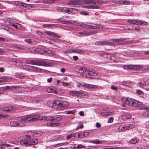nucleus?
<instances>
[{
  "label": "nucleus",
  "mask_w": 149,
  "mask_h": 149,
  "mask_svg": "<svg viewBox=\"0 0 149 149\" xmlns=\"http://www.w3.org/2000/svg\"><path fill=\"white\" fill-rule=\"evenodd\" d=\"M103 3L102 1H97L93 0H77L69 1L68 4L76 7L81 6L86 8L94 9L98 8L99 6Z\"/></svg>",
  "instance_id": "nucleus-1"
},
{
  "label": "nucleus",
  "mask_w": 149,
  "mask_h": 149,
  "mask_svg": "<svg viewBox=\"0 0 149 149\" xmlns=\"http://www.w3.org/2000/svg\"><path fill=\"white\" fill-rule=\"evenodd\" d=\"M62 118V117L59 115H57L55 116H49L42 117L41 118H38L39 120H44L47 121H54L47 123L46 126L50 127H57L60 126V123L58 121Z\"/></svg>",
  "instance_id": "nucleus-2"
},
{
  "label": "nucleus",
  "mask_w": 149,
  "mask_h": 149,
  "mask_svg": "<svg viewBox=\"0 0 149 149\" xmlns=\"http://www.w3.org/2000/svg\"><path fill=\"white\" fill-rule=\"evenodd\" d=\"M122 101L126 104L134 107H139L140 109L146 110L147 107L144 106L143 105L141 102L137 100L127 97H125L122 98Z\"/></svg>",
  "instance_id": "nucleus-3"
},
{
  "label": "nucleus",
  "mask_w": 149,
  "mask_h": 149,
  "mask_svg": "<svg viewBox=\"0 0 149 149\" xmlns=\"http://www.w3.org/2000/svg\"><path fill=\"white\" fill-rule=\"evenodd\" d=\"M50 103L51 105L49 106L52 108H56L61 110L67 107L69 105L68 102L66 101H61L58 100H55L52 103L50 102H48V104Z\"/></svg>",
  "instance_id": "nucleus-4"
},
{
  "label": "nucleus",
  "mask_w": 149,
  "mask_h": 149,
  "mask_svg": "<svg viewBox=\"0 0 149 149\" xmlns=\"http://www.w3.org/2000/svg\"><path fill=\"white\" fill-rule=\"evenodd\" d=\"M69 94L72 96L77 97L78 98L79 97H85L86 98V96L87 95L86 93L83 91H71L69 93Z\"/></svg>",
  "instance_id": "nucleus-5"
},
{
  "label": "nucleus",
  "mask_w": 149,
  "mask_h": 149,
  "mask_svg": "<svg viewBox=\"0 0 149 149\" xmlns=\"http://www.w3.org/2000/svg\"><path fill=\"white\" fill-rule=\"evenodd\" d=\"M123 68L125 69L130 70H139L143 68V66L141 65H124Z\"/></svg>",
  "instance_id": "nucleus-6"
},
{
  "label": "nucleus",
  "mask_w": 149,
  "mask_h": 149,
  "mask_svg": "<svg viewBox=\"0 0 149 149\" xmlns=\"http://www.w3.org/2000/svg\"><path fill=\"white\" fill-rule=\"evenodd\" d=\"M17 120L20 123V122H22L24 121H33L34 120V118L32 117V116H24L18 117Z\"/></svg>",
  "instance_id": "nucleus-7"
},
{
  "label": "nucleus",
  "mask_w": 149,
  "mask_h": 149,
  "mask_svg": "<svg viewBox=\"0 0 149 149\" xmlns=\"http://www.w3.org/2000/svg\"><path fill=\"white\" fill-rule=\"evenodd\" d=\"M30 139V136L29 135H26V137L24 139L20 141V143L21 145L24 146L29 145V140Z\"/></svg>",
  "instance_id": "nucleus-8"
},
{
  "label": "nucleus",
  "mask_w": 149,
  "mask_h": 149,
  "mask_svg": "<svg viewBox=\"0 0 149 149\" xmlns=\"http://www.w3.org/2000/svg\"><path fill=\"white\" fill-rule=\"evenodd\" d=\"M95 44L97 45H115L114 42H112L107 41H99L95 42Z\"/></svg>",
  "instance_id": "nucleus-9"
},
{
  "label": "nucleus",
  "mask_w": 149,
  "mask_h": 149,
  "mask_svg": "<svg viewBox=\"0 0 149 149\" xmlns=\"http://www.w3.org/2000/svg\"><path fill=\"white\" fill-rule=\"evenodd\" d=\"M10 125L12 126L21 127L24 125L22 123H20V122H17L14 121H11L10 123Z\"/></svg>",
  "instance_id": "nucleus-10"
},
{
  "label": "nucleus",
  "mask_w": 149,
  "mask_h": 149,
  "mask_svg": "<svg viewBox=\"0 0 149 149\" xmlns=\"http://www.w3.org/2000/svg\"><path fill=\"white\" fill-rule=\"evenodd\" d=\"M58 11L69 13H70L69 8L65 7H58L56 8Z\"/></svg>",
  "instance_id": "nucleus-11"
},
{
  "label": "nucleus",
  "mask_w": 149,
  "mask_h": 149,
  "mask_svg": "<svg viewBox=\"0 0 149 149\" xmlns=\"http://www.w3.org/2000/svg\"><path fill=\"white\" fill-rule=\"evenodd\" d=\"M84 27L88 29H99V25L98 24H95L94 26H92L88 24H85Z\"/></svg>",
  "instance_id": "nucleus-12"
},
{
  "label": "nucleus",
  "mask_w": 149,
  "mask_h": 149,
  "mask_svg": "<svg viewBox=\"0 0 149 149\" xmlns=\"http://www.w3.org/2000/svg\"><path fill=\"white\" fill-rule=\"evenodd\" d=\"M16 108L13 107H6L4 108V110L6 112H12L14 111L15 109Z\"/></svg>",
  "instance_id": "nucleus-13"
},
{
  "label": "nucleus",
  "mask_w": 149,
  "mask_h": 149,
  "mask_svg": "<svg viewBox=\"0 0 149 149\" xmlns=\"http://www.w3.org/2000/svg\"><path fill=\"white\" fill-rule=\"evenodd\" d=\"M34 97H24V100H25V102H28L34 103Z\"/></svg>",
  "instance_id": "nucleus-14"
},
{
  "label": "nucleus",
  "mask_w": 149,
  "mask_h": 149,
  "mask_svg": "<svg viewBox=\"0 0 149 149\" xmlns=\"http://www.w3.org/2000/svg\"><path fill=\"white\" fill-rule=\"evenodd\" d=\"M38 65L48 66H49V64L45 61L40 60L38 61Z\"/></svg>",
  "instance_id": "nucleus-15"
},
{
  "label": "nucleus",
  "mask_w": 149,
  "mask_h": 149,
  "mask_svg": "<svg viewBox=\"0 0 149 149\" xmlns=\"http://www.w3.org/2000/svg\"><path fill=\"white\" fill-rule=\"evenodd\" d=\"M13 3L16 6H20L22 7H23V5L24 4V3L19 1H14L13 2Z\"/></svg>",
  "instance_id": "nucleus-16"
},
{
  "label": "nucleus",
  "mask_w": 149,
  "mask_h": 149,
  "mask_svg": "<svg viewBox=\"0 0 149 149\" xmlns=\"http://www.w3.org/2000/svg\"><path fill=\"white\" fill-rule=\"evenodd\" d=\"M38 140L36 139H32L31 140L30 138L29 139V145L36 144L38 143Z\"/></svg>",
  "instance_id": "nucleus-17"
},
{
  "label": "nucleus",
  "mask_w": 149,
  "mask_h": 149,
  "mask_svg": "<svg viewBox=\"0 0 149 149\" xmlns=\"http://www.w3.org/2000/svg\"><path fill=\"white\" fill-rule=\"evenodd\" d=\"M5 82H14L15 79L11 77H5Z\"/></svg>",
  "instance_id": "nucleus-18"
},
{
  "label": "nucleus",
  "mask_w": 149,
  "mask_h": 149,
  "mask_svg": "<svg viewBox=\"0 0 149 149\" xmlns=\"http://www.w3.org/2000/svg\"><path fill=\"white\" fill-rule=\"evenodd\" d=\"M86 75L90 74L91 75H93L94 76H96L97 75V73H93V72L91 71H89L88 70H86L85 69V70L84 71V74Z\"/></svg>",
  "instance_id": "nucleus-19"
},
{
  "label": "nucleus",
  "mask_w": 149,
  "mask_h": 149,
  "mask_svg": "<svg viewBox=\"0 0 149 149\" xmlns=\"http://www.w3.org/2000/svg\"><path fill=\"white\" fill-rule=\"evenodd\" d=\"M10 25H12L17 29H19L20 27V24L15 22H13L12 23H10Z\"/></svg>",
  "instance_id": "nucleus-20"
},
{
  "label": "nucleus",
  "mask_w": 149,
  "mask_h": 149,
  "mask_svg": "<svg viewBox=\"0 0 149 149\" xmlns=\"http://www.w3.org/2000/svg\"><path fill=\"white\" fill-rule=\"evenodd\" d=\"M97 32L95 31H91L89 32H84V36H88L92 35L95 34Z\"/></svg>",
  "instance_id": "nucleus-21"
},
{
  "label": "nucleus",
  "mask_w": 149,
  "mask_h": 149,
  "mask_svg": "<svg viewBox=\"0 0 149 149\" xmlns=\"http://www.w3.org/2000/svg\"><path fill=\"white\" fill-rule=\"evenodd\" d=\"M72 52L80 54H84V51L80 49H74L72 50Z\"/></svg>",
  "instance_id": "nucleus-22"
},
{
  "label": "nucleus",
  "mask_w": 149,
  "mask_h": 149,
  "mask_svg": "<svg viewBox=\"0 0 149 149\" xmlns=\"http://www.w3.org/2000/svg\"><path fill=\"white\" fill-rule=\"evenodd\" d=\"M34 103H41L42 102V99L41 97H34Z\"/></svg>",
  "instance_id": "nucleus-23"
},
{
  "label": "nucleus",
  "mask_w": 149,
  "mask_h": 149,
  "mask_svg": "<svg viewBox=\"0 0 149 149\" xmlns=\"http://www.w3.org/2000/svg\"><path fill=\"white\" fill-rule=\"evenodd\" d=\"M131 115L129 113H125L122 116L123 119H128L131 117Z\"/></svg>",
  "instance_id": "nucleus-24"
},
{
  "label": "nucleus",
  "mask_w": 149,
  "mask_h": 149,
  "mask_svg": "<svg viewBox=\"0 0 149 149\" xmlns=\"http://www.w3.org/2000/svg\"><path fill=\"white\" fill-rule=\"evenodd\" d=\"M128 22L132 24H135L137 25L138 22V20H135L132 19H130L127 20Z\"/></svg>",
  "instance_id": "nucleus-25"
},
{
  "label": "nucleus",
  "mask_w": 149,
  "mask_h": 149,
  "mask_svg": "<svg viewBox=\"0 0 149 149\" xmlns=\"http://www.w3.org/2000/svg\"><path fill=\"white\" fill-rule=\"evenodd\" d=\"M118 2L120 4H130V1H129L121 0L119 1Z\"/></svg>",
  "instance_id": "nucleus-26"
},
{
  "label": "nucleus",
  "mask_w": 149,
  "mask_h": 149,
  "mask_svg": "<svg viewBox=\"0 0 149 149\" xmlns=\"http://www.w3.org/2000/svg\"><path fill=\"white\" fill-rule=\"evenodd\" d=\"M139 140L136 137L134 139H132L130 141V142L131 144H135L138 142Z\"/></svg>",
  "instance_id": "nucleus-27"
},
{
  "label": "nucleus",
  "mask_w": 149,
  "mask_h": 149,
  "mask_svg": "<svg viewBox=\"0 0 149 149\" xmlns=\"http://www.w3.org/2000/svg\"><path fill=\"white\" fill-rule=\"evenodd\" d=\"M42 134V132L40 131H38L33 132L32 135L35 137H38L40 136Z\"/></svg>",
  "instance_id": "nucleus-28"
},
{
  "label": "nucleus",
  "mask_w": 149,
  "mask_h": 149,
  "mask_svg": "<svg viewBox=\"0 0 149 149\" xmlns=\"http://www.w3.org/2000/svg\"><path fill=\"white\" fill-rule=\"evenodd\" d=\"M45 33L50 36H54L55 37L57 35L56 33L50 31H45Z\"/></svg>",
  "instance_id": "nucleus-29"
},
{
  "label": "nucleus",
  "mask_w": 149,
  "mask_h": 149,
  "mask_svg": "<svg viewBox=\"0 0 149 149\" xmlns=\"http://www.w3.org/2000/svg\"><path fill=\"white\" fill-rule=\"evenodd\" d=\"M138 22L137 24L138 25H147V23L146 22L143 21L138 20Z\"/></svg>",
  "instance_id": "nucleus-30"
},
{
  "label": "nucleus",
  "mask_w": 149,
  "mask_h": 149,
  "mask_svg": "<svg viewBox=\"0 0 149 149\" xmlns=\"http://www.w3.org/2000/svg\"><path fill=\"white\" fill-rule=\"evenodd\" d=\"M129 125L127 124L124 125L123 126L121 127V130L124 131L125 130H127L130 129Z\"/></svg>",
  "instance_id": "nucleus-31"
},
{
  "label": "nucleus",
  "mask_w": 149,
  "mask_h": 149,
  "mask_svg": "<svg viewBox=\"0 0 149 149\" xmlns=\"http://www.w3.org/2000/svg\"><path fill=\"white\" fill-rule=\"evenodd\" d=\"M21 87L19 86H10V90H17L19 89Z\"/></svg>",
  "instance_id": "nucleus-32"
},
{
  "label": "nucleus",
  "mask_w": 149,
  "mask_h": 149,
  "mask_svg": "<svg viewBox=\"0 0 149 149\" xmlns=\"http://www.w3.org/2000/svg\"><path fill=\"white\" fill-rule=\"evenodd\" d=\"M70 13H76L77 12V10L74 8H70Z\"/></svg>",
  "instance_id": "nucleus-33"
},
{
  "label": "nucleus",
  "mask_w": 149,
  "mask_h": 149,
  "mask_svg": "<svg viewBox=\"0 0 149 149\" xmlns=\"http://www.w3.org/2000/svg\"><path fill=\"white\" fill-rule=\"evenodd\" d=\"M81 85L83 86L86 87L88 88H91L92 86H93L91 84H89L86 83H83V84H81Z\"/></svg>",
  "instance_id": "nucleus-34"
},
{
  "label": "nucleus",
  "mask_w": 149,
  "mask_h": 149,
  "mask_svg": "<svg viewBox=\"0 0 149 149\" xmlns=\"http://www.w3.org/2000/svg\"><path fill=\"white\" fill-rule=\"evenodd\" d=\"M6 30L8 32L10 33L13 34L14 33V31L11 28H6Z\"/></svg>",
  "instance_id": "nucleus-35"
},
{
  "label": "nucleus",
  "mask_w": 149,
  "mask_h": 149,
  "mask_svg": "<svg viewBox=\"0 0 149 149\" xmlns=\"http://www.w3.org/2000/svg\"><path fill=\"white\" fill-rule=\"evenodd\" d=\"M125 40V38H121L118 39H112V40H111L113 41H115L119 42L123 41Z\"/></svg>",
  "instance_id": "nucleus-36"
},
{
  "label": "nucleus",
  "mask_w": 149,
  "mask_h": 149,
  "mask_svg": "<svg viewBox=\"0 0 149 149\" xmlns=\"http://www.w3.org/2000/svg\"><path fill=\"white\" fill-rule=\"evenodd\" d=\"M38 60H32L30 61V64L37 65H38Z\"/></svg>",
  "instance_id": "nucleus-37"
},
{
  "label": "nucleus",
  "mask_w": 149,
  "mask_h": 149,
  "mask_svg": "<svg viewBox=\"0 0 149 149\" xmlns=\"http://www.w3.org/2000/svg\"><path fill=\"white\" fill-rule=\"evenodd\" d=\"M24 4L23 5V7L26 8H32V6L31 4H27L24 3Z\"/></svg>",
  "instance_id": "nucleus-38"
},
{
  "label": "nucleus",
  "mask_w": 149,
  "mask_h": 149,
  "mask_svg": "<svg viewBox=\"0 0 149 149\" xmlns=\"http://www.w3.org/2000/svg\"><path fill=\"white\" fill-rule=\"evenodd\" d=\"M17 78L23 79L25 76L23 74H17L15 76Z\"/></svg>",
  "instance_id": "nucleus-39"
},
{
  "label": "nucleus",
  "mask_w": 149,
  "mask_h": 149,
  "mask_svg": "<svg viewBox=\"0 0 149 149\" xmlns=\"http://www.w3.org/2000/svg\"><path fill=\"white\" fill-rule=\"evenodd\" d=\"M107 55V58H112V57H114V55L113 54H107L106 53H104L103 54V56H105V55Z\"/></svg>",
  "instance_id": "nucleus-40"
},
{
  "label": "nucleus",
  "mask_w": 149,
  "mask_h": 149,
  "mask_svg": "<svg viewBox=\"0 0 149 149\" xmlns=\"http://www.w3.org/2000/svg\"><path fill=\"white\" fill-rule=\"evenodd\" d=\"M146 84V82L145 81L139 83V85L140 87H141V86H145Z\"/></svg>",
  "instance_id": "nucleus-41"
},
{
  "label": "nucleus",
  "mask_w": 149,
  "mask_h": 149,
  "mask_svg": "<svg viewBox=\"0 0 149 149\" xmlns=\"http://www.w3.org/2000/svg\"><path fill=\"white\" fill-rule=\"evenodd\" d=\"M130 82L129 81H124L122 82V84L125 86H128L130 85Z\"/></svg>",
  "instance_id": "nucleus-42"
},
{
  "label": "nucleus",
  "mask_w": 149,
  "mask_h": 149,
  "mask_svg": "<svg viewBox=\"0 0 149 149\" xmlns=\"http://www.w3.org/2000/svg\"><path fill=\"white\" fill-rule=\"evenodd\" d=\"M136 92L138 95H139L141 96L143 95L144 93L140 90H138L136 91Z\"/></svg>",
  "instance_id": "nucleus-43"
},
{
  "label": "nucleus",
  "mask_w": 149,
  "mask_h": 149,
  "mask_svg": "<svg viewBox=\"0 0 149 149\" xmlns=\"http://www.w3.org/2000/svg\"><path fill=\"white\" fill-rule=\"evenodd\" d=\"M115 130L116 131L118 132L123 131V130H121V128H120V126L116 127L115 128Z\"/></svg>",
  "instance_id": "nucleus-44"
},
{
  "label": "nucleus",
  "mask_w": 149,
  "mask_h": 149,
  "mask_svg": "<svg viewBox=\"0 0 149 149\" xmlns=\"http://www.w3.org/2000/svg\"><path fill=\"white\" fill-rule=\"evenodd\" d=\"M0 41L2 42H7L8 40L6 38L0 37Z\"/></svg>",
  "instance_id": "nucleus-45"
},
{
  "label": "nucleus",
  "mask_w": 149,
  "mask_h": 149,
  "mask_svg": "<svg viewBox=\"0 0 149 149\" xmlns=\"http://www.w3.org/2000/svg\"><path fill=\"white\" fill-rule=\"evenodd\" d=\"M85 68H81L79 69V72L81 74H84V73Z\"/></svg>",
  "instance_id": "nucleus-46"
},
{
  "label": "nucleus",
  "mask_w": 149,
  "mask_h": 149,
  "mask_svg": "<svg viewBox=\"0 0 149 149\" xmlns=\"http://www.w3.org/2000/svg\"><path fill=\"white\" fill-rule=\"evenodd\" d=\"M146 108V109L145 110L146 111L145 112V115L149 116V107H147Z\"/></svg>",
  "instance_id": "nucleus-47"
},
{
  "label": "nucleus",
  "mask_w": 149,
  "mask_h": 149,
  "mask_svg": "<svg viewBox=\"0 0 149 149\" xmlns=\"http://www.w3.org/2000/svg\"><path fill=\"white\" fill-rule=\"evenodd\" d=\"M114 114V113L112 111H109L107 112L106 113L105 115L106 116H112Z\"/></svg>",
  "instance_id": "nucleus-48"
},
{
  "label": "nucleus",
  "mask_w": 149,
  "mask_h": 149,
  "mask_svg": "<svg viewBox=\"0 0 149 149\" xmlns=\"http://www.w3.org/2000/svg\"><path fill=\"white\" fill-rule=\"evenodd\" d=\"M83 135V132H81L79 133H78L77 136L79 138H82L84 137Z\"/></svg>",
  "instance_id": "nucleus-49"
},
{
  "label": "nucleus",
  "mask_w": 149,
  "mask_h": 149,
  "mask_svg": "<svg viewBox=\"0 0 149 149\" xmlns=\"http://www.w3.org/2000/svg\"><path fill=\"white\" fill-rule=\"evenodd\" d=\"M66 113L67 114H74L75 113V111L74 110H70L67 111Z\"/></svg>",
  "instance_id": "nucleus-50"
},
{
  "label": "nucleus",
  "mask_w": 149,
  "mask_h": 149,
  "mask_svg": "<svg viewBox=\"0 0 149 149\" xmlns=\"http://www.w3.org/2000/svg\"><path fill=\"white\" fill-rule=\"evenodd\" d=\"M24 41L28 43H31L32 41L31 40L29 39H26L24 40Z\"/></svg>",
  "instance_id": "nucleus-51"
},
{
  "label": "nucleus",
  "mask_w": 149,
  "mask_h": 149,
  "mask_svg": "<svg viewBox=\"0 0 149 149\" xmlns=\"http://www.w3.org/2000/svg\"><path fill=\"white\" fill-rule=\"evenodd\" d=\"M8 116L6 114H0V119L5 117H8Z\"/></svg>",
  "instance_id": "nucleus-52"
},
{
  "label": "nucleus",
  "mask_w": 149,
  "mask_h": 149,
  "mask_svg": "<svg viewBox=\"0 0 149 149\" xmlns=\"http://www.w3.org/2000/svg\"><path fill=\"white\" fill-rule=\"evenodd\" d=\"M39 70L40 69L38 68L35 67H33L32 71L34 72H37L39 71Z\"/></svg>",
  "instance_id": "nucleus-53"
},
{
  "label": "nucleus",
  "mask_w": 149,
  "mask_h": 149,
  "mask_svg": "<svg viewBox=\"0 0 149 149\" xmlns=\"http://www.w3.org/2000/svg\"><path fill=\"white\" fill-rule=\"evenodd\" d=\"M114 97L112 95H110L107 97L106 98L108 99L112 100L114 98Z\"/></svg>",
  "instance_id": "nucleus-54"
},
{
  "label": "nucleus",
  "mask_w": 149,
  "mask_h": 149,
  "mask_svg": "<svg viewBox=\"0 0 149 149\" xmlns=\"http://www.w3.org/2000/svg\"><path fill=\"white\" fill-rule=\"evenodd\" d=\"M61 83L63 86H69L70 85V83H66V82H64L61 81Z\"/></svg>",
  "instance_id": "nucleus-55"
},
{
  "label": "nucleus",
  "mask_w": 149,
  "mask_h": 149,
  "mask_svg": "<svg viewBox=\"0 0 149 149\" xmlns=\"http://www.w3.org/2000/svg\"><path fill=\"white\" fill-rule=\"evenodd\" d=\"M110 88L111 89L115 90H117L118 88L116 86L113 85L111 86Z\"/></svg>",
  "instance_id": "nucleus-56"
},
{
  "label": "nucleus",
  "mask_w": 149,
  "mask_h": 149,
  "mask_svg": "<svg viewBox=\"0 0 149 149\" xmlns=\"http://www.w3.org/2000/svg\"><path fill=\"white\" fill-rule=\"evenodd\" d=\"M62 23L66 24L69 23V21L65 19H63L60 21Z\"/></svg>",
  "instance_id": "nucleus-57"
},
{
  "label": "nucleus",
  "mask_w": 149,
  "mask_h": 149,
  "mask_svg": "<svg viewBox=\"0 0 149 149\" xmlns=\"http://www.w3.org/2000/svg\"><path fill=\"white\" fill-rule=\"evenodd\" d=\"M5 77H0V82H5Z\"/></svg>",
  "instance_id": "nucleus-58"
},
{
  "label": "nucleus",
  "mask_w": 149,
  "mask_h": 149,
  "mask_svg": "<svg viewBox=\"0 0 149 149\" xmlns=\"http://www.w3.org/2000/svg\"><path fill=\"white\" fill-rule=\"evenodd\" d=\"M27 69H28V70H32L33 66L28 65L27 66Z\"/></svg>",
  "instance_id": "nucleus-59"
},
{
  "label": "nucleus",
  "mask_w": 149,
  "mask_h": 149,
  "mask_svg": "<svg viewBox=\"0 0 149 149\" xmlns=\"http://www.w3.org/2000/svg\"><path fill=\"white\" fill-rule=\"evenodd\" d=\"M47 91L49 93H53L54 91V90L52 88H48Z\"/></svg>",
  "instance_id": "nucleus-60"
},
{
  "label": "nucleus",
  "mask_w": 149,
  "mask_h": 149,
  "mask_svg": "<svg viewBox=\"0 0 149 149\" xmlns=\"http://www.w3.org/2000/svg\"><path fill=\"white\" fill-rule=\"evenodd\" d=\"M83 133H84L83 135H84V137H86V136H87L89 134V133L88 132H84Z\"/></svg>",
  "instance_id": "nucleus-61"
},
{
  "label": "nucleus",
  "mask_w": 149,
  "mask_h": 149,
  "mask_svg": "<svg viewBox=\"0 0 149 149\" xmlns=\"http://www.w3.org/2000/svg\"><path fill=\"white\" fill-rule=\"evenodd\" d=\"M113 118L112 117H110L108 120V123H111L113 122Z\"/></svg>",
  "instance_id": "nucleus-62"
},
{
  "label": "nucleus",
  "mask_w": 149,
  "mask_h": 149,
  "mask_svg": "<svg viewBox=\"0 0 149 149\" xmlns=\"http://www.w3.org/2000/svg\"><path fill=\"white\" fill-rule=\"evenodd\" d=\"M81 14L82 15H88V13L87 12L83 11L80 12Z\"/></svg>",
  "instance_id": "nucleus-63"
},
{
  "label": "nucleus",
  "mask_w": 149,
  "mask_h": 149,
  "mask_svg": "<svg viewBox=\"0 0 149 149\" xmlns=\"http://www.w3.org/2000/svg\"><path fill=\"white\" fill-rule=\"evenodd\" d=\"M101 143H102V142H100L99 140H98V139L95 140V143L97 144H101Z\"/></svg>",
  "instance_id": "nucleus-64"
}]
</instances>
